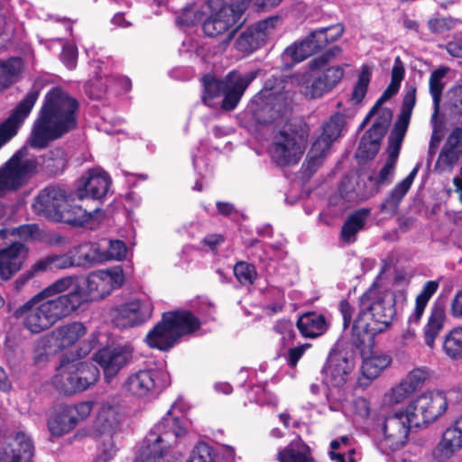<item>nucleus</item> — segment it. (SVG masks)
Here are the masks:
<instances>
[{"label": "nucleus", "mask_w": 462, "mask_h": 462, "mask_svg": "<svg viewBox=\"0 0 462 462\" xmlns=\"http://www.w3.org/2000/svg\"><path fill=\"white\" fill-rule=\"evenodd\" d=\"M124 282L120 268L89 273L82 287L75 276L56 280L18 308L14 315L32 334L51 328L76 313L83 303L101 300Z\"/></svg>", "instance_id": "f257e3e1"}, {"label": "nucleus", "mask_w": 462, "mask_h": 462, "mask_svg": "<svg viewBox=\"0 0 462 462\" xmlns=\"http://www.w3.org/2000/svg\"><path fill=\"white\" fill-rule=\"evenodd\" d=\"M405 300V291L395 293L374 283L359 299V312L352 328L355 344L365 342V336L371 338L385 331L395 316V305Z\"/></svg>", "instance_id": "f03ea898"}, {"label": "nucleus", "mask_w": 462, "mask_h": 462, "mask_svg": "<svg viewBox=\"0 0 462 462\" xmlns=\"http://www.w3.org/2000/svg\"><path fill=\"white\" fill-rule=\"evenodd\" d=\"M77 101L60 88H51L44 97L28 144L42 149L76 125Z\"/></svg>", "instance_id": "7ed1b4c3"}, {"label": "nucleus", "mask_w": 462, "mask_h": 462, "mask_svg": "<svg viewBox=\"0 0 462 462\" xmlns=\"http://www.w3.org/2000/svg\"><path fill=\"white\" fill-rule=\"evenodd\" d=\"M67 165V154L61 148L47 151L39 162L30 155L29 148L23 146L0 168V197L22 187L38 166L49 175H57L63 172Z\"/></svg>", "instance_id": "20e7f679"}, {"label": "nucleus", "mask_w": 462, "mask_h": 462, "mask_svg": "<svg viewBox=\"0 0 462 462\" xmlns=\"http://www.w3.org/2000/svg\"><path fill=\"white\" fill-rule=\"evenodd\" d=\"M186 434V424L169 411L147 435L135 462H171L170 447Z\"/></svg>", "instance_id": "39448f33"}, {"label": "nucleus", "mask_w": 462, "mask_h": 462, "mask_svg": "<svg viewBox=\"0 0 462 462\" xmlns=\"http://www.w3.org/2000/svg\"><path fill=\"white\" fill-rule=\"evenodd\" d=\"M200 322L187 310H177L163 314L162 319L147 335L149 346L167 350L173 346L180 337L198 330Z\"/></svg>", "instance_id": "423d86ee"}, {"label": "nucleus", "mask_w": 462, "mask_h": 462, "mask_svg": "<svg viewBox=\"0 0 462 462\" xmlns=\"http://www.w3.org/2000/svg\"><path fill=\"white\" fill-rule=\"evenodd\" d=\"M309 132L307 124L300 120L286 123L273 136L270 150L273 160L282 166L297 163L305 152Z\"/></svg>", "instance_id": "0eeeda50"}, {"label": "nucleus", "mask_w": 462, "mask_h": 462, "mask_svg": "<svg viewBox=\"0 0 462 462\" xmlns=\"http://www.w3.org/2000/svg\"><path fill=\"white\" fill-rule=\"evenodd\" d=\"M284 88L282 80L268 79L263 88L254 97L249 110L259 124L268 125L281 120L285 116L290 105V97Z\"/></svg>", "instance_id": "6e6552de"}, {"label": "nucleus", "mask_w": 462, "mask_h": 462, "mask_svg": "<svg viewBox=\"0 0 462 462\" xmlns=\"http://www.w3.org/2000/svg\"><path fill=\"white\" fill-rule=\"evenodd\" d=\"M256 76L257 71H251L245 75L232 71L226 75L224 80H219L211 75H206L202 78L203 101L206 105L212 106L213 99L223 94V109L233 110L237 106L246 88Z\"/></svg>", "instance_id": "1a4fd4ad"}, {"label": "nucleus", "mask_w": 462, "mask_h": 462, "mask_svg": "<svg viewBox=\"0 0 462 462\" xmlns=\"http://www.w3.org/2000/svg\"><path fill=\"white\" fill-rule=\"evenodd\" d=\"M98 378L99 371L93 364L62 358L51 383L60 393L70 395L86 390Z\"/></svg>", "instance_id": "9d476101"}, {"label": "nucleus", "mask_w": 462, "mask_h": 462, "mask_svg": "<svg viewBox=\"0 0 462 462\" xmlns=\"http://www.w3.org/2000/svg\"><path fill=\"white\" fill-rule=\"evenodd\" d=\"M207 7L212 14L203 23L205 34L217 37L227 32L224 41V44L227 45L241 24L245 4H225L224 0H208Z\"/></svg>", "instance_id": "9b49d317"}, {"label": "nucleus", "mask_w": 462, "mask_h": 462, "mask_svg": "<svg viewBox=\"0 0 462 462\" xmlns=\"http://www.w3.org/2000/svg\"><path fill=\"white\" fill-rule=\"evenodd\" d=\"M342 33L343 27L340 24L316 30L305 40L287 47L282 59L287 66L291 67L324 48L328 42L337 40Z\"/></svg>", "instance_id": "f8f14e48"}, {"label": "nucleus", "mask_w": 462, "mask_h": 462, "mask_svg": "<svg viewBox=\"0 0 462 462\" xmlns=\"http://www.w3.org/2000/svg\"><path fill=\"white\" fill-rule=\"evenodd\" d=\"M405 408L414 427H421L442 416L448 409V401L441 392H428L410 402Z\"/></svg>", "instance_id": "ddd939ff"}, {"label": "nucleus", "mask_w": 462, "mask_h": 462, "mask_svg": "<svg viewBox=\"0 0 462 462\" xmlns=\"http://www.w3.org/2000/svg\"><path fill=\"white\" fill-rule=\"evenodd\" d=\"M169 384L164 372L157 369L139 370L124 382L123 391L131 397L146 399L158 394Z\"/></svg>", "instance_id": "4468645a"}, {"label": "nucleus", "mask_w": 462, "mask_h": 462, "mask_svg": "<svg viewBox=\"0 0 462 462\" xmlns=\"http://www.w3.org/2000/svg\"><path fill=\"white\" fill-rule=\"evenodd\" d=\"M411 418L406 408L385 417L382 426L383 437L378 443L383 452H393L404 446L411 427H414Z\"/></svg>", "instance_id": "2eb2a0df"}, {"label": "nucleus", "mask_w": 462, "mask_h": 462, "mask_svg": "<svg viewBox=\"0 0 462 462\" xmlns=\"http://www.w3.org/2000/svg\"><path fill=\"white\" fill-rule=\"evenodd\" d=\"M121 418L119 407L109 403H104L100 407L94 422V430L97 435L104 436L105 440L94 462H107L115 455L116 448L112 435L118 429Z\"/></svg>", "instance_id": "dca6fc26"}, {"label": "nucleus", "mask_w": 462, "mask_h": 462, "mask_svg": "<svg viewBox=\"0 0 462 462\" xmlns=\"http://www.w3.org/2000/svg\"><path fill=\"white\" fill-rule=\"evenodd\" d=\"M344 69L341 66L328 68L321 76L312 79L310 73L296 75L294 80L300 92L308 99L321 97L331 91L343 79Z\"/></svg>", "instance_id": "f3484780"}, {"label": "nucleus", "mask_w": 462, "mask_h": 462, "mask_svg": "<svg viewBox=\"0 0 462 462\" xmlns=\"http://www.w3.org/2000/svg\"><path fill=\"white\" fill-rule=\"evenodd\" d=\"M40 96V89L32 88L17 104L9 117L0 125V148L13 138L28 117Z\"/></svg>", "instance_id": "a211bd4d"}, {"label": "nucleus", "mask_w": 462, "mask_h": 462, "mask_svg": "<svg viewBox=\"0 0 462 462\" xmlns=\"http://www.w3.org/2000/svg\"><path fill=\"white\" fill-rule=\"evenodd\" d=\"M7 231H0V277L10 280L23 266L28 254L27 247L19 242L6 245Z\"/></svg>", "instance_id": "6ab92c4d"}, {"label": "nucleus", "mask_w": 462, "mask_h": 462, "mask_svg": "<svg viewBox=\"0 0 462 462\" xmlns=\"http://www.w3.org/2000/svg\"><path fill=\"white\" fill-rule=\"evenodd\" d=\"M355 367L352 354L342 351L330 353L324 367V382L330 387H343L348 381Z\"/></svg>", "instance_id": "aec40b11"}, {"label": "nucleus", "mask_w": 462, "mask_h": 462, "mask_svg": "<svg viewBox=\"0 0 462 462\" xmlns=\"http://www.w3.org/2000/svg\"><path fill=\"white\" fill-rule=\"evenodd\" d=\"M133 349L128 345L111 346L99 349L94 360L102 367L106 381L110 383L132 359Z\"/></svg>", "instance_id": "412c9836"}, {"label": "nucleus", "mask_w": 462, "mask_h": 462, "mask_svg": "<svg viewBox=\"0 0 462 462\" xmlns=\"http://www.w3.org/2000/svg\"><path fill=\"white\" fill-rule=\"evenodd\" d=\"M68 206V196L61 188L50 186L42 189L32 203L35 214L56 221L62 208Z\"/></svg>", "instance_id": "4be33fe9"}, {"label": "nucleus", "mask_w": 462, "mask_h": 462, "mask_svg": "<svg viewBox=\"0 0 462 462\" xmlns=\"http://www.w3.org/2000/svg\"><path fill=\"white\" fill-rule=\"evenodd\" d=\"M152 310L150 300H134L116 309L114 321L120 328L138 326L151 318Z\"/></svg>", "instance_id": "5701e85b"}, {"label": "nucleus", "mask_w": 462, "mask_h": 462, "mask_svg": "<svg viewBox=\"0 0 462 462\" xmlns=\"http://www.w3.org/2000/svg\"><path fill=\"white\" fill-rule=\"evenodd\" d=\"M111 179L100 169H93L88 171V177L82 178L78 189L79 199L90 197L95 199L104 197L110 187Z\"/></svg>", "instance_id": "b1692460"}, {"label": "nucleus", "mask_w": 462, "mask_h": 462, "mask_svg": "<svg viewBox=\"0 0 462 462\" xmlns=\"http://www.w3.org/2000/svg\"><path fill=\"white\" fill-rule=\"evenodd\" d=\"M462 154V129L455 128L448 135L437 160L435 170L439 172L449 171Z\"/></svg>", "instance_id": "393cba45"}, {"label": "nucleus", "mask_w": 462, "mask_h": 462, "mask_svg": "<svg viewBox=\"0 0 462 462\" xmlns=\"http://www.w3.org/2000/svg\"><path fill=\"white\" fill-rule=\"evenodd\" d=\"M462 448V415L457 418L453 425L448 427L434 450V457L439 461H444L451 457Z\"/></svg>", "instance_id": "a878e982"}, {"label": "nucleus", "mask_w": 462, "mask_h": 462, "mask_svg": "<svg viewBox=\"0 0 462 462\" xmlns=\"http://www.w3.org/2000/svg\"><path fill=\"white\" fill-rule=\"evenodd\" d=\"M88 328L80 321H71L60 325L51 332V337L59 349H65L74 346L86 336Z\"/></svg>", "instance_id": "bb28decb"}, {"label": "nucleus", "mask_w": 462, "mask_h": 462, "mask_svg": "<svg viewBox=\"0 0 462 462\" xmlns=\"http://www.w3.org/2000/svg\"><path fill=\"white\" fill-rule=\"evenodd\" d=\"M6 455L9 462H32L34 456V442L32 437L23 430L15 431Z\"/></svg>", "instance_id": "cd10ccee"}, {"label": "nucleus", "mask_w": 462, "mask_h": 462, "mask_svg": "<svg viewBox=\"0 0 462 462\" xmlns=\"http://www.w3.org/2000/svg\"><path fill=\"white\" fill-rule=\"evenodd\" d=\"M447 320L446 306L442 301H436L430 308L428 322L423 328L425 344L433 348L435 339L444 328Z\"/></svg>", "instance_id": "c85d7f7f"}, {"label": "nucleus", "mask_w": 462, "mask_h": 462, "mask_svg": "<svg viewBox=\"0 0 462 462\" xmlns=\"http://www.w3.org/2000/svg\"><path fill=\"white\" fill-rule=\"evenodd\" d=\"M24 64L21 58H10L0 60V93L10 88L21 79Z\"/></svg>", "instance_id": "c756f323"}, {"label": "nucleus", "mask_w": 462, "mask_h": 462, "mask_svg": "<svg viewBox=\"0 0 462 462\" xmlns=\"http://www.w3.org/2000/svg\"><path fill=\"white\" fill-rule=\"evenodd\" d=\"M297 328L303 337L315 338L328 330V324L323 315L308 312L298 319Z\"/></svg>", "instance_id": "7c9ffc66"}, {"label": "nucleus", "mask_w": 462, "mask_h": 462, "mask_svg": "<svg viewBox=\"0 0 462 462\" xmlns=\"http://www.w3.org/2000/svg\"><path fill=\"white\" fill-rule=\"evenodd\" d=\"M392 356L384 353H373L369 356L364 357L361 366L362 375L373 381L378 378L382 373L392 365Z\"/></svg>", "instance_id": "2f4dec72"}, {"label": "nucleus", "mask_w": 462, "mask_h": 462, "mask_svg": "<svg viewBox=\"0 0 462 462\" xmlns=\"http://www.w3.org/2000/svg\"><path fill=\"white\" fill-rule=\"evenodd\" d=\"M403 138L390 134L387 147V160L385 164L381 169L378 177L377 182L379 184H387L391 181L395 169V164L400 153L401 146L402 143Z\"/></svg>", "instance_id": "473e14b6"}, {"label": "nucleus", "mask_w": 462, "mask_h": 462, "mask_svg": "<svg viewBox=\"0 0 462 462\" xmlns=\"http://www.w3.org/2000/svg\"><path fill=\"white\" fill-rule=\"evenodd\" d=\"M416 103V88L410 87L407 88L403 97L401 115L399 116L390 134L404 139L406 134L412 109Z\"/></svg>", "instance_id": "72a5a7b5"}, {"label": "nucleus", "mask_w": 462, "mask_h": 462, "mask_svg": "<svg viewBox=\"0 0 462 462\" xmlns=\"http://www.w3.org/2000/svg\"><path fill=\"white\" fill-rule=\"evenodd\" d=\"M370 215V210L362 208L349 215L342 226L340 237L346 244L354 243L356 240V235L361 231Z\"/></svg>", "instance_id": "f704fd0d"}, {"label": "nucleus", "mask_w": 462, "mask_h": 462, "mask_svg": "<svg viewBox=\"0 0 462 462\" xmlns=\"http://www.w3.org/2000/svg\"><path fill=\"white\" fill-rule=\"evenodd\" d=\"M70 254H73L76 266H90L106 261L105 253L97 244H82L71 250Z\"/></svg>", "instance_id": "c9c22d12"}, {"label": "nucleus", "mask_w": 462, "mask_h": 462, "mask_svg": "<svg viewBox=\"0 0 462 462\" xmlns=\"http://www.w3.org/2000/svg\"><path fill=\"white\" fill-rule=\"evenodd\" d=\"M372 116L374 117V121L372 125V127L369 130V134L371 137H373L374 141H376L381 139L384 135L388 126L391 124L393 118V112L390 108L383 107L382 106H380L374 111V106L370 113L365 117L364 124H365Z\"/></svg>", "instance_id": "e433bc0d"}, {"label": "nucleus", "mask_w": 462, "mask_h": 462, "mask_svg": "<svg viewBox=\"0 0 462 462\" xmlns=\"http://www.w3.org/2000/svg\"><path fill=\"white\" fill-rule=\"evenodd\" d=\"M277 458L280 462H314L309 447L300 439L291 441L280 450Z\"/></svg>", "instance_id": "4c0bfd02"}, {"label": "nucleus", "mask_w": 462, "mask_h": 462, "mask_svg": "<svg viewBox=\"0 0 462 462\" xmlns=\"http://www.w3.org/2000/svg\"><path fill=\"white\" fill-rule=\"evenodd\" d=\"M75 427V418L70 416L65 406L52 413L48 420V429L55 437H60Z\"/></svg>", "instance_id": "58836bf2"}, {"label": "nucleus", "mask_w": 462, "mask_h": 462, "mask_svg": "<svg viewBox=\"0 0 462 462\" xmlns=\"http://www.w3.org/2000/svg\"><path fill=\"white\" fill-rule=\"evenodd\" d=\"M405 74V69L402 61L400 57H396L392 69L391 82L386 89L383 91L382 96L376 101L374 105V110L380 106H383L384 102L389 100L392 97L397 94L401 82L402 81Z\"/></svg>", "instance_id": "ea45409f"}, {"label": "nucleus", "mask_w": 462, "mask_h": 462, "mask_svg": "<svg viewBox=\"0 0 462 462\" xmlns=\"http://www.w3.org/2000/svg\"><path fill=\"white\" fill-rule=\"evenodd\" d=\"M438 288L439 282L435 281H429L424 284L422 291L416 297L415 307L413 312L409 317V323L419 322L430 299L437 291Z\"/></svg>", "instance_id": "a19ab883"}, {"label": "nucleus", "mask_w": 462, "mask_h": 462, "mask_svg": "<svg viewBox=\"0 0 462 462\" xmlns=\"http://www.w3.org/2000/svg\"><path fill=\"white\" fill-rule=\"evenodd\" d=\"M448 71V68H439L434 70L430 77L429 84L433 101V117L439 116L442 91L445 87L444 78Z\"/></svg>", "instance_id": "79ce46f5"}, {"label": "nucleus", "mask_w": 462, "mask_h": 462, "mask_svg": "<svg viewBox=\"0 0 462 462\" xmlns=\"http://www.w3.org/2000/svg\"><path fill=\"white\" fill-rule=\"evenodd\" d=\"M76 266L73 254L62 255H50L36 262L32 267L34 272H43L46 270L66 269Z\"/></svg>", "instance_id": "37998d69"}, {"label": "nucleus", "mask_w": 462, "mask_h": 462, "mask_svg": "<svg viewBox=\"0 0 462 462\" xmlns=\"http://www.w3.org/2000/svg\"><path fill=\"white\" fill-rule=\"evenodd\" d=\"M90 218V214L80 206H72L68 201V206L62 208L57 217V222L69 223L75 226H81Z\"/></svg>", "instance_id": "c03bdc74"}, {"label": "nucleus", "mask_w": 462, "mask_h": 462, "mask_svg": "<svg viewBox=\"0 0 462 462\" xmlns=\"http://www.w3.org/2000/svg\"><path fill=\"white\" fill-rule=\"evenodd\" d=\"M333 142L319 135L312 143L308 153V162L311 167H318L328 155Z\"/></svg>", "instance_id": "a18cd8bd"}, {"label": "nucleus", "mask_w": 462, "mask_h": 462, "mask_svg": "<svg viewBox=\"0 0 462 462\" xmlns=\"http://www.w3.org/2000/svg\"><path fill=\"white\" fill-rule=\"evenodd\" d=\"M443 349L450 358L457 359L462 356V328H455L446 336Z\"/></svg>", "instance_id": "49530a36"}, {"label": "nucleus", "mask_w": 462, "mask_h": 462, "mask_svg": "<svg viewBox=\"0 0 462 462\" xmlns=\"http://www.w3.org/2000/svg\"><path fill=\"white\" fill-rule=\"evenodd\" d=\"M371 74L372 72L370 68L367 65H364L351 95L350 99L354 104L361 103L365 97L371 79Z\"/></svg>", "instance_id": "de8ad7c7"}, {"label": "nucleus", "mask_w": 462, "mask_h": 462, "mask_svg": "<svg viewBox=\"0 0 462 462\" xmlns=\"http://www.w3.org/2000/svg\"><path fill=\"white\" fill-rule=\"evenodd\" d=\"M419 168L420 165H417L404 180H402L393 188L387 199L388 203L396 206L402 199V198L410 189L418 173Z\"/></svg>", "instance_id": "09e8293b"}, {"label": "nucleus", "mask_w": 462, "mask_h": 462, "mask_svg": "<svg viewBox=\"0 0 462 462\" xmlns=\"http://www.w3.org/2000/svg\"><path fill=\"white\" fill-rule=\"evenodd\" d=\"M262 43L249 27L244 31L235 42V47L243 53H251L257 50Z\"/></svg>", "instance_id": "8fccbe9b"}, {"label": "nucleus", "mask_w": 462, "mask_h": 462, "mask_svg": "<svg viewBox=\"0 0 462 462\" xmlns=\"http://www.w3.org/2000/svg\"><path fill=\"white\" fill-rule=\"evenodd\" d=\"M344 125L345 120L343 116L336 114L324 124L323 131L320 135L327 139L329 138L331 142H335L340 136Z\"/></svg>", "instance_id": "3c124183"}, {"label": "nucleus", "mask_w": 462, "mask_h": 462, "mask_svg": "<svg viewBox=\"0 0 462 462\" xmlns=\"http://www.w3.org/2000/svg\"><path fill=\"white\" fill-rule=\"evenodd\" d=\"M446 106L450 114L462 116V84L453 86L448 90Z\"/></svg>", "instance_id": "603ef678"}, {"label": "nucleus", "mask_w": 462, "mask_h": 462, "mask_svg": "<svg viewBox=\"0 0 462 462\" xmlns=\"http://www.w3.org/2000/svg\"><path fill=\"white\" fill-rule=\"evenodd\" d=\"M279 19L276 17H271L257 23L252 25L250 28L252 32L256 35L260 42L263 44L269 36H271L276 28Z\"/></svg>", "instance_id": "864d4df0"}, {"label": "nucleus", "mask_w": 462, "mask_h": 462, "mask_svg": "<svg viewBox=\"0 0 462 462\" xmlns=\"http://www.w3.org/2000/svg\"><path fill=\"white\" fill-rule=\"evenodd\" d=\"M6 231L8 232L7 236L9 235L17 236L19 238L23 239L25 241H38L42 240V233L40 230L39 226L35 224L22 225L18 227Z\"/></svg>", "instance_id": "5fc2aeb1"}, {"label": "nucleus", "mask_w": 462, "mask_h": 462, "mask_svg": "<svg viewBox=\"0 0 462 462\" xmlns=\"http://www.w3.org/2000/svg\"><path fill=\"white\" fill-rule=\"evenodd\" d=\"M51 338L43 336L37 339L33 349V360L35 363L46 362L52 354Z\"/></svg>", "instance_id": "6e6d98bb"}, {"label": "nucleus", "mask_w": 462, "mask_h": 462, "mask_svg": "<svg viewBox=\"0 0 462 462\" xmlns=\"http://www.w3.org/2000/svg\"><path fill=\"white\" fill-rule=\"evenodd\" d=\"M412 393L413 392L402 381L384 395V401L390 405L398 404L405 401Z\"/></svg>", "instance_id": "4d7b16f0"}, {"label": "nucleus", "mask_w": 462, "mask_h": 462, "mask_svg": "<svg viewBox=\"0 0 462 462\" xmlns=\"http://www.w3.org/2000/svg\"><path fill=\"white\" fill-rule=\"evenodd\" d=\"M234 273L237 281L244 285L252 284L256 278L254 266L245 262H239L235 265Z\"/></svg>", "instance_id": "13d9d810"}, {"label": "nucleus", "mask_w": 462, "mask_h": 462, "mask_svg": "<svg viewBox=\"0 0 462 462\" xmlns=\"http://www.w3.org/2000/svg\"><path fill=\"white\" fill-rule=\"evenodd\" d=\"M204 15L203 7L193 5L186 8L177 18V22L184 26H191L202 21Z\"/></svg>", "instance_id": "bf43d9fd"}, {"label": "nucleus", "mask_w": 462, "mask_h": 462, "mask_svg": "<svg viewBox=\"0 0 462 462\" xmlns=\"http://www.w3.org/2000/svg\"><path fill=\"white\" fill-rule=\"evenodd\" d=\"M428 377L427 369L415 368L407 374L402 382L414 393L423 385Z\"/></svg>", "instance_id": "052dcab7"}, {"label": "nucleus", "mask_w": 462, "mask_h": 462, "mask_svg": "<svg viewBox=\"0 0 462 462\" xmlns=\"http://www.w3.org/2000/svg\"><path fill=\"white\" fill-rule=\"evenodd\" d=\"M457 21L451 17H434L428 21L430 31L436 34H442L452 30Z\"/></svg>", "instance_id": "680f3d73"}, {"label": "nucleus", "mask_w": 462, "mask_h": 462, "mask_svg": "<svg viewBox=\"0 0 462 462\" xmlns=\"http://www.w3.org/2000/svg\"><path fill=\"white\" fill-rule=\"evenodd\" d=\"M430 121L433 127V131L429 146V162L432 161V158L436 153V150L441 139L444 136L443 126L440 123L438 122V116L433 117L432 115Z\"/></svg>", "instance_id": "e2e57ef3"}, {"label": "nucleus", "mask_w": 462, "mask_h": 462, "mask_svg": "<svg viewBox=\"0 0 462 462\" xmlns=\"http://www.w3.org/2000/svg\"><path fill=\"white\" fill-rule=\"evenodd\" d=\"M342 50L338 46H334L325 53L310 61L311 69H319L324 68L329 61L340 56Z\"/></svg>", "instance_id": "0e129e2a"}, {"label": "nucleus", "mask_w": 462, "mask_h": 462, "mask_svg": "<svg viewBox=\"0 0 462 462\" xmlns=\"http://www.w3.org/2000/svg\"><path fill=\"white\" fill-rule=\"evenodd\" d=\"M70 416L75 418V425L87 419L92 411V402H85L73 406H65Z\"/></svg>", "instance_id": "69168bd1"}, {"label": "nucleus", "mask_w": 462, "mask_h": 462, "mask_svg": "<svg viewBox=\"0 0 462 462\" xmlns=\"http://www.w3.org/2000/svg\"><path fill=\"white\" fill-rule=\"evenodd\" d=\"M126 246L124 242L120 240H115L109 242V247L105 253L106 260H121L126 255Z\"/></svg>", "instance_id": "338daca9"}, {"label": "nucleus", "mask_w": 462, "mask_h": 462, "mask_svg": "<svg viewBox=\"0 0 462 462\" xmlns=\"http://www.w3.org/2000/svg\"><path fill=\"white\" fill-rule=\"evenodd\" d=\"M212 449L206 443H200L193 449L188 462H212Z\"/></svg>", "instance_id": "774afa93"}]
</instances>
